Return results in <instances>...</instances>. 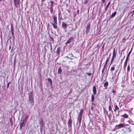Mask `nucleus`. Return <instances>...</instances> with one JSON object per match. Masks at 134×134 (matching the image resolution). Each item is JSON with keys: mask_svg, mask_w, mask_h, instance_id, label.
Returning a JSON list of instances; mask_svg holds the SVG:
<instances>
[{"mask_svg": "<svg viewBox=\"0 0 134 134\" xmlns=\"http://www.w3.org/2000/svg\"><path fill=\"white\" fill-rule=\"evenodd\" d=\"M50 46H51V47H52V44H50Z\"/></svg>", "mask_w": 134, "mask_h": 134, "instance_id": "57", "label": "nucleus"}, {"mask_svg": "<svg viewBox=\"0 0 134 134\" xmlns=\"http://www.w3.org/2000/svg\"><path fill=\"white\" fill-rule=\"evenodd\" d=\"M109 58H110V57H108L107 58V59H106V62L105 63V65L107 64Z\"/></svg>", "mask_w": 134, "mask_h": 134, "instance_id": "31", "label": "nucleus"}, {"mask_svg": "<svg viewBox=\"0 0 134 134\" xmlns=\"http://www.w3.org/2000/svg\"><path fill=\"white\" fill-rule=\"evenodd\" d=\"M127 63L125 62L124 64V69H125V68L126 66Z\"/></svg>", "mask_w": 134, "mask_h": 134, "instance_id": "24", "label": "nucleus"}, {"mask_svg": "<svg viewBox=\"0 0 134 134\" xmlns=\"http://www.w3.org/2000/svg\"><path fill=\"white\" fill-rule=\"evenodd\" d=\"M40 129L42 131L43 126V122L42 119L41 121L40 122Z\"/></svg>", "mask_w": 134, "mask_h": 134, "instance_id": "11", "label": "nucleus"}, {"mask_svg": "<svg viewBox=\"0 0 134 134\" xmlns=\"http://www.w3.org/2000/svg\"><path fill=\"white\" fill-rule=\"evenodd\" d=\"M132 48H131V49L129 51V53L127 54V57H129V56H130V54H131V51H132Z\"/></svg>", "mask_w": 134, "mask_h": 134, "instance_id": "25", "label": "nucleus"}, {"mask_svg": "<svg viewBox=\"0 0 134 134\" xmlns=\"http://www.w3.org/2000/svg\"><path fill=\"white\" fill-rule=\"evenodd\" d=\"M92 109V108H91Z\"/></svg>", "mask_w": 134, "mask_h": 134, "instance_id": "63", "label": "nucleus"}, {"mask_svg": "<svg viewBox=\"0 0 134 134\" xmlns=\"http://www.w3.org/2000/svg\"><path fill=\"white\" fill-rule=\"evenodd\" d=\"M102 60H103V59H101V62H102Z\"/></svg>", "mask_w": 134, "mask_h": 134, "instance_id": "58", "label": "nucleus"}, {"mask_svg": "<svg viewBox=\"0 0 134 134\" xmlns=\"http://www.w3.org/2000/svg\"><path fill=\"white\" fill-rule=\"evenodd\" d=\"M79 10H77V12L78 13V14H79Z\"/></svg>", "mask_w": 134, "mask_h": 134, "instance_id": "48", "label": "nucleus"}, {"mask_svg": "<svg viewBox=\"0 0 134 134\" xmlns=\"http://www.w3.org/2000/svg\"><path fill=\"white\" fill-rule=\"evenodd\" d=\"M58 16H59V17L60 16V14L59 13H58Z\"/></svg>", "mask_w": 134, "mask_h": 134, "instance_id": "52", "label": "nucleus"}, {"mask_svg": "<svg viewBox=\"0 0 134 134\" xmlns=\"http://www.w3.org/2000/svg\"><path fill=\"white\" fill-rule=\"evenodd\" d=\"M90 23H89L87 24V26L86 27V33L87 34L89 32L90 29Z\"/></svg>", "mask_w": 134, "mask_h": 134, "instance_id": "8", "label": "nucleus"}, {"mask_svg": "<svg viewBox=\"0 0 134 134\" xmlns=\"http://www.w3.org/2000/svg\"><path fill=\"white\" fill-rule=\"evenodd\" d=\"M94 99V97L93 95H92L91 96V101L93 102Z\"/></svg>", "mask_w": 134, "mask_h": 134, "instance_id": "21", "label": "nucleus"}, {"mask_svg": "<svg viewBox=\"0 0 134 134\" xmlns=\"http://www.w3.org/2000/svg\"><path fill=\"white\" fill-rule=\"evenodd\" d=\"M128 57H127H127L126 58V59L125 60V62L127 63V60H128Z\"/></svg>", "mask_w": 134, "mask_h": 134, "instance_id": "36", "label": "nucleus"}, {"mask_svg": "<svg viewBox=\"0 0 134 134\" xmlns=\"http://www.w3.org/2000/svg\"><path fill=\"white\" fill-rule=\"evenodd\" d=\"M116 57V53L115 52V49L114 48L113 52V56L111 59V60L110 62V64H111L112 63L113 60L115 57Z\"/></svg>", "mask_w": 134, "mask_h": 134, "instance_id": "6", "label": "nucleus"}, {"mask_svg": "<svg viewBox=\"0 0 134 134\" xmlns=\"http://www.w3.org/2000/svg\"><path fill=\"white\" fill-rule=\"evenodd\" d=\"M52 17L53 19L54 22L52 23L51 24L53 26L54 29H57V18L54 15H53Z\"/></svg>", "mask_w": 134, "mask_h": 134, "instance_id": "3", "label": "nucleus"}, {"mask_svg": "<svg viewBox=\"0 0 134 134\" xmlns=\"http://www.w3.org/2000/svg\"><path fill=\"white\" fill-rule=\"evenodd\" d=\"M122 116H123L124 118H127L128 117V115L126 114H124L122 115Z\"/></svg>", "mask_w": 134, "mask_h": 134, "instance_id": "20", "label": "nucleus"}, {"mask_svg": "<svg viewBox=\"0 0 134 134\" xmlns=\"http://www.w3.org/2000/svg\"><path fill=\"white\" fill-rule=\"evenodd\" d=\"M2 0H0V1H2Z\"/></svg>", "mask_w": 134, "mask_h": 134, "instance_id": "60", "label": "nucleus"}, {"mask_svg": "<svg viewBox=\"0 0 134 134\" xmlns=\"http://www.w3.org/2000/svg\"><path fill=\"white\" fill-rule=\"evenodd\" d=\"M69 55H71L72 57H74V56L72 54V53H69Z\"/></svg>", "mask_w": 134, "mask_h": 134, "instance_id": "39", "label": "nucleus"}, {"mask_svg": "<svg viewBox=\"0 0 134 134\" xmlns=\"http://www.w3.org/2000/svg\"><path fill=\"white\" fill-rule=\"evenodd\" d=\"M62 72V70L61 69V67H60V68H59L58 70V72L59 73H60V74H61Z\"/></svg>", "mask_w": 134, "mask_h": 134, "instance_id": "19", "label": "nucleus"}, {"mask_svg": "<svg viewBox=\"0 0 134 134\" xmlns=\"http://www.w3.org/2000/svg\"><path fill=\"white\" fill-rule=\"evenodd\" d=\"M118 115H119V114H116V116H118Z\"/></svg>", "mask_w": 134, "mask_h": 134, "instance_id": "56", "label": "nucleus"}, {"mask_svg": "<svg viewBox=\"0 0 134 134\" xmlns=\"http://www.w3.org/2000/svg\"><path fill=\"white\" fill-rule=\"evenodd\" d=\"M53 3H54V2L53 1H51V7H53Z\"/></svg>", "mask_w": 134, "mask_h": 134, "instance_id": "29", "label": "nucleus"}, {"mask_svg": "<svg viewBox=\"0 0 134 134\" xmlns=\"http://www.w3.org/2000/svg\"><path fill=\"white\" fill-rule=\"evenodd\" d=\"M109 111H111L112 113H113V111L111 109V105L109 106Z\"/></svg>", "mask_w": 134, "mask_h": 134, "instance_id": "22", "label": "nucleus"}, {"mask_svg": "<svg viewBox=\"0 0 134 134\" xmlns=\"http://www.w3.org/2000/svg\"><path fill=\"white\" fill-rule=\"evenodd\" d=\"M61 18H62V17H61L60 18H59V20H60Z\"/></svg>", "mask_w": 134, "mask_h": 134, "instance_id": "50", "label": "nucleus"}, {"mask_svg": "<svg viewBox=\"0 0 134 134\" xmlns=\"http://www.w3.org/2000/svg\"><path fill=\"white\" fill-rule=\"evenodd\" d=\"M102 1L103 3H104L105 1V0H102Z\"/></svg>", "mask_w": 134, "mask_h": 134, "instance_id": "42", "label": "nucleus"}, {"mask_svg": "<svg viewBox=\"0 0 134 134\" xmlns=\"http://www.w3.org/2000/svg\"><path fill=\"white\" fill-rule=\"evenodd\" d=\"M12 36L13 38H14V37H15V36L14 35H12Z\"/></svg>", "mask_w": 134, "mask_h": 134, "instance_id": "51", "label": "nucleus"}, {"mask_svg": "<svg viewBox=\"0 0 134 134\" xmlns=\"http://www.w3.org/2000/svg\"><path fill=\"white\" fill-rule=\"evenodd\" d=\"M116 14V12H114L113 13L111 14V15L110 16V18H113L114 17L115 15Z\"/></svg>", "mask_w": 134, "mask_h": 134, "instance_id": "13", "label": "nucleus"}, {"mask_svg": "<svg viewBox=\"0 0 134 134\" xmlns=\"http://www.w3.org/2000/svg\"><path fill=\"white\" fill-rule=\"evenodd\" d=\"M110 4V2H109V3H108L106 7L105 8V12H106V10H107V9L109 7V5Z\"/></svg>", "mask_w": 134, "mask_h": 134, "instance_id": "17", "label": "nucleus"}, {"mask_svg": "<svg viewBox=\"0 0 134 134\" xmlns=\"http://www.w3.org/2000/svg\"><path fill=\"white\" fill-rule=\"evenodd\" d=\"M124 126L125 125L124 124L121 123L120 124L116 125V127H117L118 129H120L124 127Z\"/></svg>", "mask_w": 134, "mask_h": 134, "instance_id": "7", "label": "nucleus"}, {"mask_svg": "<svg viewBox=\"0 0 134 134\" xmlns=\"http://www.w3.org/2000/svg\"><path fill=\"white\" fill-rule=\"evenodd\" d=\"M88 2V0H85L83 2V3L84 4H85L87 3Z\"/></svg>", "mask_w": 134, "mask_h": 134, "instance_id": "30", "label": "nucleus"}, {"mask_svg": "<svg viewBox=\"0 0 134 134\" xmlns=\"http://www.w3.org/2000/svg\"><path fill=\"white\" fill-rule=\"evenodd\" d=\"M124 39L125 40V38H123V40H124Z\"/></svg>", "mask_w": 134, "mask_h": 134, "instance_id": "61", "label": "nucleus"}, {"mask_svg": "<svg viewBox=\"0 0 134 134\" xmlns=\"http://www.w3.org/2000/svg\"><path fill=\"white\" fill-rule=\"evenodd\" d=\"M115 108L117 110H118L119 109V108L118 107L117 105H115Z\"/></svg>", "mask_w": 134, "mask_h": 134, "instance_id": "28", "label": "nucleus"}, {"mask_svg": "<svg viewBox=\"0 0 134 134\" xmlns=\"http://www.w3.org/2000/svg\"><path fill=\"white\" fill-rule=\"evenodd\" d=\"M108 85V83L107 81H106L104 84V86L105 87V89H107V86Z\"/></svg>", "mask_w": 134, "mask_h": 134, "instance_id": "12", "label": "nucleus"}, {"mask_svg": "<svg viewBox=\"0 0 134 134\" xmlns=\"http://www.w3.org/2000/svg\"><path fill=\"white\" fill-rule=\"evenodd\" d=\"M60 47H58L57 49V51H56V53L57 54H59L60 53Z\"/></svg>", "mask_w": 134, "mask_h": 134, "instance_id": "15", "label": "nucleus"}, {"mask_svg": "<svg viewBox=\"0 0 134 134\" xmlns=\"http://www.w3.org/2000/svg\"><path fill=\"white\" fill-rule=\"evenodd\" d=\"M50 10L51 13H52L53 12V7H50Z\"/></svg>", "mask_w": 134, "mask_h": 134, "instance_id": "26", "label": "nucleus"}, {"mask_svg": "<svg viewBox=\"0 0 134 134\" xmlns=\"http://www.w3.org/2000/svg\"><path fill=\"white\" fill-rule=\"evenodd\" d=\"M130 69V67H129V65L127 68V71H129Z\"/></svg>", "mask_w": 134, "mask_h": 134, "instance_id": "35", "label": "nucleus"}, {"mask_svg": "<svg viewBox=\"0 0 134 134\" xmlns=\"http://www.w3.org/2000/svg\"><path fill=\"white\" fill-rule=\"evenodd\" d=\"M106 65H105H105H104L103 68H104V69H105V66Z\"/></svg>", "mask_w": 134, "mask_h": 134, "instance_id": "44", "label": "nucleus"}, {"mask_svg": "<svg viewBox=\"0 0 134 134\" xmlns=\"http://www.w3.org/2000/svg\"><path fill=\"white\" fill-rule=\"evenodd\" d=\"M11 48V46L10 45L9 48V50H10Z\"/></svg>", "mask_w": 134, "mask_h": 134, "instance_id": "45", "label": "nucleus"}, {"mask_svg": "<svg viewBox=\"0 0 134 134\" xmlns=\"http://www.w3.org/2000/svg\"><path fill=\"white\" fill-rule=\"evenodd\" d=\"M133 76L134 77V74L133 75Z\"/></svg>", "mask_w": 134, "mask_h": 134, "instance_id": "62", "label": "nucleus"}, {"mask_svg": "<svg viewBox=\"0 0 134 134\" xmlns=\"http://www.w3.org/2000/svg\"><path fill=\"white\" fill-rule=\"evenodd\" d=\"M52 50V47H51V51Z\"/></svg>", "mask_w": 134, "mask_h": 134, "instance_id": "54", "label": "nucleus"}, {"mask_svg": "<svg viewBox=\"0 0 134 134\" xmlns=\"http://www.w3.org/2000/svg\"><path fill=\"white\" fill-rule=\"evenodd\" d=\"M116 110H117L115 108V109L114 110V111H116Z\"/></svg>", "mask_w": 134, "mask_h": 134, "instance_id": "49", "label": "nucleus"}, {"mask_svg": "<svg viewBox=\"0 0 134 134\" xmlns=\"http://www.w3.org/2000/svg\"><path fill=\"white\" fill-rule=\"evenodd\" d=\"M29 104H31L32 106H33L34 104V101L32 92H31L29 95Z\"/></svg>", "mask_w": 134, "mask_h": 134, "instance_id": "1", "label": "nucleus"}, {"mask_svg": "<svg viewBox=\"0 0 134 134\" xmlns=\"http://www.w3.org/2000/svg\"><path fill=\"white\" fill-rule=\"evenodd\" d=\"M126 128L127 129L129 130V132H130L131 131L130 127Z\"/></svg>", "mask_w": 134, "mask_h": 134, "instance_id": "33", "label": "nucleus"}, {"mask_svg": "<svg viewBox=\"0 0 134 134\" xmlns=\"http://www.w3.org/2000/svg\"><path fill=\"white\" fill-rule=\"evenodd\" d=\"M133 13L132 15H133L134 14V10L133 11Z\"/></svg>", "mask_w": 134, "mask_h": 134, "instance_id": "53", "label": "nucleus"}, {"mask_svg": "<svg viewBox=\"0 0 134 134\" xmlns=\"http://www.w3.org/2000/svg\"><path fill=\"white\" fill-rule=\"evenodd\" d=\"M28 118L29 116L28 115L26 116L22 122L20 124V130L22 129L23 127L25 126Z\"/></svg>", "mask_w": 134, "mask_h": 134, "instance_id": "2", "label": "nucleus"}, {"mask_svg": "<svg viewBox=\"0 0 134 134\" xmlns=\"http://www.w3.org/2000/svg\"><path fill=\"white\" fill-rule=\"evenodd\" d=\"M92 109V108H91Z\"/></svg>", "mask_w": 134, "mask_h": 134, "instance_id": "64", "label": "nucleus"}, {"mask_svg": "<svg viewBox=\"0 0 134 134\" xmlns=\"http://www.w3.org/2000/svg\"><path fill=\"white\" fill-rule=\"evenodd\" d=\"M12 35H14V34L13 32H12Z\"/></svg>", "mask_w": 134, "mask_h": 134, "instance_id": "46", "label": "nucleus"}, {"mask_svg": "<svg viewBox=\"0 0 134 134\" xmlns=\"http://www.w3.org/2000/svg\"><path fill=\"white\" fill-rule=\"evenodd\" d=\"M14 5L17 8L20 6V0H13Z\"/></svg>", "mask_w": 134, "mask_h": 134, "instance_id": "4", "label": "nucleus"}, {"mask_svg": "<svg viewBox=\"0 0 134 134\" xmlns=\"http://www.w3.org/2000/svg\"><path fill=\"white\" fill-rule=\"evenodd\" d=\"M72 39V37L71 38H69V40L66 42V44H67L71 42V40Z\"/></svg>", "mask_w": 134, "mask_h": 134, "instance_id": "16", "label": "nucleus"}, {"mask_svg": "<svg viewBox=\"0 0 134 134\" xmlns=\"http://www.w3.org/2000/svg\"><path fill=\"white\" fill-rule=\"evenodd\" d=\"M112 92H113V93H114L115 92V91H114V90H113V91H112Z\"/></svg>", "mask_w": 134, "mask_h": 134, "instance_id": "43", "label": "nucleus"}, {"mask_svg": "<svg viewBox=\"0 0 134 134\" xmlns=\"http://www.w3.org/2000/svg\"><path fill=\"white\" fill-rule=\"evenodd\" d=\"M115 69V68L114 67H111L110 69L111 71L112 72Z\"/></svg>", "mask_w": 134, "mask_h": 134, "instance_id": "27", "label": "nucleus"}, {"mask_svg": "<svg viewBox=\"0 0 134 134\" xmlns=\"http://www.w3.org/2000/svg\"><path fill=\"white\" fill-rule=\"evenodd\" d=\"M76 29H75L74 30L73 29V28H72L70 30V31H73L74 30H75Z\"/></svg>", "mask_w": 134, "mask_h": 134, "instance_id": "41", "label": "nucleus"}, {"mask_svg": "<svg viewBox=\"0 0 134 134\" xmlns=\"http://www.w3.org/2000/svg\"><path fill=\"white\" fill-rule=\"evenodd\" d=\"M83 110L81 109L80 110V111L77 117V119H81L82 118V115L83 112Z\"/></svg>", "mask_w": 134, "mask_h": 134, "instance_id": "5", "label": "nucleus"}, {"mask_svg": "<svg viewBox=\"0 0 134 134\" xmlns=\"http://www.w3.org/2000/svg\"><path fill=\"white\" fill-rule=\"evenodd\" d=\"M68 123L69 126H71L72 121L71 118L69 119Z\"/></svg>", "mask_w": 134, "mask_h": 134, "instance_id": "14", "label": "nucleus"}, {"mask_svg": "<svg viewBox=\"0 0 134 134\" xmlns=\"http://www.w3.org/2000/svg\"><path fill=\"white\" fill-rule=\"evenodd\" d=\"M93 91L94 95L96 94V88L95 86H94L93 87Z\"/></svg>", "mask_w": 134, "mask_h": 134, "instance_id": "10", "label": "nucleus"}, {"mask_svg": "<svg viewBox=\"0 0 134 134\" xmlns=\"http://www.w3.org/2000/svg\"><path fill=\"white\" fill-rule=\"evenodd\" d=\"M10 122H11L12 125H13V122H12V120L11 119H10Z\"/></svg>", "mask_w": 134, "mask_h": 134, "instance_id": "38", "label": "nucleus"}, {"mask_svg": "<svg viewBox=\"0 0 134 134\" xmlns=\"http://www.w3.org/2000/svg\"><path fill=\"white\" fill-rule=\"evenodd\" d=\"M48 81H49L50 82V85L51 86H52V81L51 79L50 78H48Z\"/></svg>", "mask_w": 134, "mask_h": 134, "instance_id": "18", "label": "nucleus"}, {"mask_svg": "<svg viewBox=\"0 0 134 134\" xmlns=\"http://www.w3.org/2000/svg\"><path fill=\"white\" fill-rule=\"evenodd\" d=\"M13 49V48L12 49V50H11V52H12V51Z\"/></svg>", "mask_w": 134, "mask_h": 134, "instance_id": "59", "label": "nucleus"}, {"mask_svg": "<svg viewBox=\"0 0 134 134\" xmlns=\"http://www.w3.org/2000/svg\"><path fill=\"white\" fill-rule=\"evenodd\" d=\"M10 83V82H8L7 85V88H8L9 87V85Z\"/></svg>", "mask_w": 134, "mask_h": 134, "instance_id": "34", "label": "nucleus"}, {"mask_svg": "<svg viewBox=\"0 0 134 134\" xmlns=\"http://www.w3.org/2000/svg\"><path fill=\"white\" fill-rule=\"evenodd\" d=\"M62 27L64 29V30H65L66 28L67 24L64 22H63L62 23Z\"/></svg>", "mask_w": 134, "mask_h": 134, "instance_id": "9", "label": "nucleus"}, {"mask_svg": "<svg viewBox=\"0 0 134 134\" xmlns=\"http://www.w3.org/2000/svg\"><path fill=\"white\" fill-rule=\"evenodd\" d=\"M101 64H102V63H101V62L100 63V65H99V68H100V67L101 66Z\"/></svg>", "mask_w": 134, "mask_h": 134, "instance_id": "47", "label": "nucleus"}, {"mask_svg": "<svg viewBox=\"0 0 134 134\" xmlns=\"http://www.w3.org/2000/svg\"><path fill=\"white\" fill-rule=\"evenodd\" d=\"M45 0H42V2H43Z\"/></svg>", "mask_w": 134, "mask_h": 134, "instance_id": "55", "label": "nucleus"}, {"mask_svg": "<svg viewBox=\"0 0 134 134\" xmlns=\"http://www.w3.org/2000/svg\"><path fill=\"white\" fill-rule=\"evenodd\" d=\"M86 74L88 75L89 76H90L91 75L92 73H86Z\"/></svg>", "mask_w": 134, "mask_h": 134, "instance_id": "32", "label": "nucleus"}, {"mask_svg": "<svg viewBox=\"0 0 134 134\" xmlns=\"http://www.w3.org/2000/svg\"><path fill=\"white\" fill-rule=\"evenodd\" d=\"M104 68H103L102 69V74H103V72H104Z\"/></svg>", "mask_w": 134, "mask_h": 134, "instance_id": "37", "label": "nucleus"}, {"mask_svg": "<svg viewBox=\"0 0 134 134\" xmlns=\"http://www.w3.org/2000/svg\"><path fill=\"white\" fill-rule=\"evenodd\" d=\"M13 28L12 27L11 28V32H13Z\"/></svg>", "mask_w": 134, "mask_h": 134, "instance_id": "40", "label": "nucleus"}, {"mask_svg": "<svg viewBox=\"0 0 134 134\" xmlns=\"http://www.w3.org/2000/svg\"><path fill=\"white\" fill-rule=\"evenodd\" d=\"M81 119H77V124L78 122H79V125H80L81 123Z\"/></svg>", "mask_w": 134, "mask_h": 134, "instance_id": "23", "label": "nucleus"}]
</instances>
